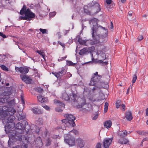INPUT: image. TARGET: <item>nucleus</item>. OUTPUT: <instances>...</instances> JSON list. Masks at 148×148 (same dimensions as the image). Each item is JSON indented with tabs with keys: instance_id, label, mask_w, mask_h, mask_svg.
I'll use <instances>...</instances> for the list:
<instances>
[{
	"instance_id": "1",
	"label": "nucleus",
	"mask_w": 148,
	"mask_h": 148,
	"mask_svg": "<svg viewBox=\"0 0 148 148\" xmlns=\"http://www.w3.org/2000/svg\"><path fill=\"white\" fill-rule=\"evenodd\" d=\"M16 112V110L12 107H7L6 106L3 107L2 112H0V119L2 120L3 124H6L5 130L14 127L15 123L13 121L15 118L13 115Z\"/></svg>"
},
{
	"instance_id": "2",
	"label": "nucleus",
	"mask_w": 148,
	"mask_h": 148,
	"mask_svg": "<svg viewBox=\"0 0 148 148\" xmlns=\"http://www.w3.org/2000/svg\"><path fill=\"white\" fill-rule=\"evenodd\" d=\"M25 126L21 123H18L13 128L5 130L6 133L8 134L9 140L8 146L10 147L12 143L16 140H20L24 137L21 135L25 131Z\"/></svg>"
},
{
	"instance_id": "3",
	"label": "nucleus",
	"mask_w": 148,
	"mask_h": 148,
	"mask_svg": "<svg viewBox=\"0 0 148 148\" xmlns=\"http://www.w3.org/2000/svg\"><path fill=\"white\" fill-rule=\"evenodd\" d=\"M98 21V19L95 18H92L89 21L90 24L93 25V27H92V34L93 38L92 45H101L102 42L103 41L104 38L107 36V30L106 29L105 27H103L100 25H99V27L105 29V34L104 35L101 36L97 34V29L98 27L97 25Z\"/></svg>"
},
{
	"instance_id": "4",
	"label": "nucleus",
	"mask_w": 148,
	"mask_h": 148,
	"mask_svg": "<svg viewBox=\"0 0 148 148\" xmlns=\"http://www.w3.org/2000/svg\"><path fill=\"white\" fill-rule=\"evenodd\" d=\"M101 78V76L100 75H98L97 72H96L92 75L89 84L90 85L93 86L95 87L92 89L93 92L95 90L98 91L99 89L97 88H100L103 87L102 85L103 83L100 82Z\"/></svg>"
},
{
	"instance_id": "5",
	"label": "nucleus",
	"mask_w": 148,
	"mask_h": 148,
	"mask_svg": "<svg viewBox=\"0 0 148 148\" xmlns=\"http://www.w3.org/2000/svg\"><path fill=\"white\" fill-rule=\"evenodd\" d=\"M77 106L79 108L84 107V109L85 110L86 112L91 110L92 108L90 104L86 103L85 98L84 97L79 99V102Z\"/></svg>"
},
{
	"instance_id": "6",
	"label": "nucleus",
	"mask_w": 148,
	"mask_h": 148,
	"mask_svg": "<svg viewBox=\"0 0 148 148\" xmlns=\"http://www.w3.org/2000/svg\"><path fill=\"white\" fill-rule=\"evenodd\" d=\"M26 7L24 5L23 8L20 11V14L21 15H23L24 14L25 16L29 18L30 21L32 20V18H34L35 17V14L32 12L29 9H27L26 10Z\"/></svg>"
},
{
	"instance_id": "7",
	"label": "nucleus",
	"mask_w": 148,
	"mask_h": 148,
	"mask_svg": "<svg viewBox=\"0 0 148 148\" xmlns=\"http://www.w3.org/2000/svg\"><path fill=\"white\" fill-rule=\"evenodd\" d=\"M112 138H105L104 139L103 142V145H102L101 143H98L96 146V148H104L103 147L105 148H107L112 143Z\"/></svg>"
},
{
	"instance_id": "8",
	"label": "nucleus",
	"mask_w": 148,
	"mask_h": 148,
	"mask_svg": "<svg viewBox=\"0 0 148 148\" xmlns=\"http://www.w3.org/2000/svg\"><path fill=\"white\" fill-rule=\"evenodd\" d=\"M64 116L67 119V122L66 123L67 126L71 127L75 126L74 121L75 118L73 115L66 114L64 115Z\"/></svg>"
},
{
	"instance_id": "9",
	"label": "nucleus",
	"mask_w": 148,
	"mask_h": 148,
	"mask_svg": "<svg viewBox=\"0 0 148 148\" xmlns=\"http://www.w3.org/2000/svg\"><path fill=\"white\" fill-rule=\"evenodd\" d=\"M64 140L65 143L70 146H73L75 145L76 140L75 138L71 136L69 134L66 135Z\"/></svg>"
},
{
	"instance_id": "10",
	"label": "nucleus",
	"mask_w": 148,
	"mask_h": 148,
	"mask_svg": "<svg viewBox=\"0 0 148 148\" xmlns=\"http://www.w3.org/2000/svg\"><path fill=\"white\" fill-rule=\"evenodd\" d=\"M96 54L98 55V58L101 59L97 61V62L100 63L103 62V60H104L106 58L105 54L101 50H98ZM103 62L105 63L106 64H108V62Z\"/></svg>"
},
{
	"instance_id": "11",
	"label": "nucleus",
	"mask_w": 148,
	"mask_h": 148,
	"mask_svg": "<svg viewBox=\"0 0 148 148\" xmlns=\"http://www.w3.org/2000/svg\"><path fill=\"white\" fill-rule=\"evenodd\" d=\"M76 143L77 147L79 148L84 147L85 145L84 140L80 138H78L76 139Z\"/></svg>"
},
{
	"instance_id": "12",
	"label": "nucleus",
	"mask_w": 148,
	"mask_h": 148,
	"mask_svg": "<svg viewBox=\"0 0 148 148\" xmlns=\"http://www.w3.org/2000/svg\"><path fill=\"white\" fill-rule=\"evenodd\" d=\"M66 71L64 68H62L61 71L58 72H53L52 74L54 75L57 78H60L65 73Z\"/></svg>"
},
{
	"instance_id": "13",
	"label": "nucleus",
	"mask_w": 148,
	"mask_h": 148,
	"mask_svg": "<svg viewBox=\"0 0 148 148\" xmlns=\"http://www.w3.org/2000/svg\"><path fill=\"white\" fill-rule=\"evenodd\" d=\"M15 69L17 72H19L21 73L25 74L27 73L29 71L28 69L24 67H18L16 66Z\"/></svg>"
},
{
	"instance_id": "14",
	"label": "nucleus",
	"mask_w": 148,
	"mask_h": 148,
	"mask_svg": "<svg viewBox=\"0 0 148 148\" xmlns=\"http://www.w3.org/2000/svg\"><path fill=\"white\" fill-rule=\"evenodd\" d=\"M20 77L22 80L25 83L29 84L31 83L32 79L27 75H21Z\"/></svg>"
},
{
	"instance_id": "15",
	"label": "nucleus",
	"mask_w": 148,
	"mask_h": 148,
	"mask_svg": "<svg viewBox=\"0 0 148 148\" xmlns=\"http://www.w3.org/2000/svg\"><path fill=\"white\" fill-rule=\"evenodd\" d=\"M22 138V139L18 140H22L23 143V144L18 146L20 148H27L28 147L27 144L28 143V138L26 137H23Z\"/></svg>"
},
{
	"instance_id": "16",
	"label": "nucleus",
	"mask_w": 148,
	"mask_h": 148,
	"mask_svg": "<svg viewBox=\"0 0 148 148\" xmlns=\"http://www.w3.org/2000/svg\"><path fill=\"white\" fill-rule=\"evenodd\" d=\"M93 4L92 3L91 4H89L85 6L84 7V10L85 13L87 14L90 15V10L91 9V6Z\"/></svg>"
},
{
	"instance_id": "17",
	"label": "nucleus",
	"mask_w": 148,
	"mask_h": 148,
	"mask_svg": "<svg viewBox=\"0 0 148 148\" xmlns=\"http://www.w3.org/2000/svg\"><path fill=\"white\" fill-rule=\"evenodd\" d=\"M129 142L128 140L126 138H120L118 140V142L120 144H126Z\"/></svg>"
},
{
	"instance_id": "18",
	"label": "nucleus",
	"mask_w": 148,
	"mask_h": 148,
	"mask_svg": "<svg viewBox=\"0 0 148 148\" xmlns=\"http://www.w3.org/2000/svg\"><path fill=\"white\" fill-rule=\"evenodd\" d=\"M127 135V132L126 130L119 131L118 133V136L120 138H124Z\"/></svg>"
},
{
	"instance_id": "19",
	"label": "nucleus",
	"mask_w": 148,
	"mask_h": 148,
	"mask_svg": "<svg viewBox=\"0 0 148 148\" xmlns=\"http://www.w3.org/2000/svg\"><path fill=\"white\" fill-rule=\"evenodd\" d=\"M125 117L128 121H131L133 117L131 111H127L126 112Z\"/></svg>"
},
{
	"instance_id": "20",
	"label": "nucleus",
	"mask_w": 148,
	"mask_h": 148,
	"mask_svg": "<svg viewBox=\"0 0 148 148\" xmlns=\"http://www.w3.org/2000/svg\"><path fill=\"white\" fill-rule=\"evenodd\" d=\"M104 126L106 128H108L111 127L112 125V122L110 120H108L105 121L104 123Z\"/></svg>"
},
{
	"instance_id": "21",
	"label": "nucleus",
	"mask_w": 148,
	"mask_h": 148,
	"mask_svg": "<svg viewBox=\"0 0 148 148\" xmlns=\"http://www.w3.org/2000/svg\"><path fill=\"white\" fill-rule=\"evenodd\" d=\"M38 106H37L36 108H33L31 109V110L35 114H42L43 112V111L41 110H38Z\"/></svg>"
},
{
	"instance_id": "22",
	"label": "nucleus",
	"mask_w": 148,
	"mask_h": 148,
	"mask_svg": "<svg viewBox=\"0 0 148 148\" xmlns=\"http://www.w3.org/2000/svg\"><path fill=\"white\" fill-rule=\"evenodd\" d=\"M8 58L5 55H0V62H4L8 60Z\"/></svg>"
},
{
	"instance_id": "23",
	"label": "nucleus",
	"mask_w": 148,
	"mask_h": 148,
	"mask_svg": "<svg viewBox=\"0 0 148 148\" xmlns=\"http://www.w3.org/2000/svg\"><path fill=\"white\" fill-rule=\"evenodd\" d=\"M38 100L41 103H44L46 101V99L41 95H39L37 96Z\"/></svg>"
},
{
	"instance_id": "24",
	"label": "nucleus",
	"mask_w": 148,
	"mask_h": 148,
	"mask_svg": "<svg viewBox=\"0 0 148 148\" xmlns=\"http://www.w3.org/2000/svg\"><path fill=\"white\" fill-rule=\"evenodd\" d=\"M62 98L65 100L67 101L69 99V96L66 92L62 93Z\"/></svg>"
},
{
	"instance_id": "25",
	"label": "nucleus",
	"mask_w": 148,
	"mask_h": 148,
	"mask_svg": "<svg viewBox=\"0 0 148 148\" xmlns=\"http://www.w3.org/2000/svg\"><path fill=\"white\" fill-rule=\"evenodd\" d=\"M9 106H6L7 107H12L14 108L15 110L14 107L16 105V103L15 102L14 100H12L9 101L8 103Z\"/></svg>"
},
{
	"instance_id": "26",
	"label": "nucleus",
	"mask_w": 148,
	"mask_h": 148,
	"mask_svg": "<svg viewBox=\"0 0 148 148\" xmlns=\"http://www.w3.org/2000/svg\"><path fill=\"white\" fill-rule=\"evenodd\" d=\"M35 143L39 146H41L42 144V140L40 138H37L35 141Z\"/></svg>"
},
{
	"instance_id": "27",
	"label": "nucleus",
	"mask_w": 148,
	"mask_h": 148,
	"mask_svg": "<svg viewBox=\"0 0 148 148\" xmlns=\"http://www.w3.org/2000/svg\"><path fill=\"white\" fill-rule=\"evenodd\" d=\"M54 103L56 104H58L59 105L61 106L62 107H64V105L62 102H60L59 101L57 100H54Z\"/></svg>"
},
{
	"instance_id": "28",
	"label": "nucleus",
	"mask_w": 148,
	"mask_h": 148,
	"mask_svg": "<svg viewBox=\"0 0 148 148\" xmlns=\"http://www.w3.org/2000/svg\"><path fill=\"white\" fill-rule=\"evenodd\" d=\"M87 52V49L86 48H84L80 50L79 54L80 55H82L85 54Z\"/></svg>"
},
{
	"instance_id": "29",
	"label": "nucleus",
	"mask_w": 148,
	"mask_h": 148,
	"mask_svg": "<svg viewBox=\"0 0 148 148\" xmlns=\"http://www.w3.org/2000/svg\"><path fill=\"white\" fill-rule=\"evenodd\" d=\"M36 52L41 56L44 59L45 53L43 52L40 50H37Z\"/></svg>"
},
{
	"instance_id": "30",
	"label": "nucleus",
	"mask_w": 148,
	"mask_h": 148,
	"mask_svg": "<svg viewBox=\"0 0 148 148\" xmlns=\"http://www.w3.org/2000/svg\"><path fill=\"white\" fill-rule=\"evenodd\" d=\"M108 103L107 102H106L105 103L104 110L105 113L108 110Z\"/></svg>"
},
{
	"instance_id": "31",
	"label": "nucleus",
	"mask_w": 148,
	"mask_h": 148,
	"mask_svg": "<svg viewBox=\"0 0 148 148\" xmlns=\"http://www.w3.org/2000/svg\"><path fill=\"white\" fill-rule=\"evenodd\" d=\"M78 42L80 44L82 45H85L86 43V41L85 40H82L79 38L78 40Z\"/></svg>"
},
{
	"instance_id": "32",
	"label": "nucleus",
	"mask_w": 148,
	"mask_h": 148,
	"mask_svg": "<svg viewBox=\"0 0 148 148\" xmlns=\"http://www.w3.org/2000/svg\"><path fill=\"white\" fill-rule=\"evenodd\" d=\"M39 30L41 32L42 34H47V29H42L41 28H40Z\"/></svg>"
},
{
	"instance_id": "33",
	"label": "nucleus",
	"mask_w": 148,
	"mask_h": 148,
	"mask_svg": "<svg viewBox=\"0 0 148 148\" xmlns=\"http://www.w3.org/2000/svg\"><path fill=\"white\" fill-rule=\"evenodd\" d=\"M137 78V76L135 74L133 76V78H132V84L134 83Z\"/></svg>"
},
{
	"instance_id": "34",
	"label": "nucleus",
	"mask_w": 148,
	"mask_h": 148,
	"mask_svg": "<svg viewBox=\"0 0 148 148\" xmlns=\"http://www.w3.org/2000/svg\"><path fill=\"white\" fill-rule=\"evenodd\" d=\"M17 116L18 117V118L20 119V120L23 119L25 117V115L22 114H19Z\"/></svg>"
},
{
	"instance_id": "35",
	"label": "nucleus",
	"mask_w": 148,
	"mask_h": 148,
	"mask_svg": "<svg viewBox=\"0 0 148 148\" xmlns=\"http://www.w3.org/2000/svg\"><path fill=\"white\" fill-rule=\"evenodd\" d=\"M137 133L140 135H145L146 133L144 131H137Z\"/></svg>"
},
{
	"instance_id": "36",
	"label": "nucleus",
	"mask_w": 148,
	"mask_h": 148,
	"mask_svg": "<svg viewBox=\"0 0 148 148\" xmlns=\"http://www.w3.org/2000/svg\"><path fill=\"white\" fill-rule=\"evenodd\" d=\"M2 69L4 71H8V68L4 65H2L0 66Z\"/></svg>"
},
{
	"instance_id": "37",
	"label": "nucleus",
	"mask_w": 148,
	"mask_h": 148,
	"mask_svg": "<svg viewBox=\"0 0 148 148\" xmlns=\"http://www.w3.org/2000/svg\"><path fill=\"white\" fill-rule=\"evenodd\" d=\"M21 19H23V20H25L28 21H29L30 19L27 17L26 16H21L20 17Z\"/></svg>"
},
{
	"instance_id": "38",
	"label": "nucleus",
	"mask_w": 148,
	"mask_h": 148,
	"mask_svg": "<svg viewBox=\"0 0 148 148\" xmlns=\"http://www.w3.org/2000/svg\"><path fill=\"white\" fill-rule=\"evenodd\" d=\"M36 91L38 92H41L42 91V89L40 87L37 88L36 89Z\"/></svg>"
},
{
	"instance_id": "39",
	"label": "nucleus",
	"mask_w": 148,
	"mask_h": 148,
	"mask_svg": "<svg viewBox=\"0 0 148 148\" xmlns=\"http://www.w3.org/2000/svg\"><path fill=\"white\" fill-rule=\"evenodd\" d=\"M120 101H117L116 103V107L117 108H118L119 107L121 104L120 103Z\"/></svg>"
},
{
	"instance_id": "40",
	"label": "nucleus",
	"mask_w": 148,
	"mask_h": 148,
	"mask_svg": "<svg viewBox=\"0 0 148 148\" xmlns=\"http://www.w3.org/2000/svg\"><path fill=\"white\" fill-rule=\"evenodd\" d=\"M143 39V36L142 35H139L138 36L137 39L139 41H140Z\"/></svg>"
},
{
	"instance_id": "41",
	"label": "nucleus",
	"mask_w": 148,
	"mask_h": 148,
	"mask_svg": "<svg viewBox=\"0 0 148 148\" xmlns=\"http://www.w3.org/2000/svg\"><path fill=\"white\" fill-rule=\"evenodd\" d=\"M70 132L74 133L75 135H77L78 134V131L75 130H73L71 131Z\"/></svg>"
},
{
	"instance_id": "42",
	"label": "nucleus",
	"mask_w": 148,
	"mask_h": 148,
	"mask_svg": "<svg viewBox=\"0 0 148 148\" xmlns=\"http://www.w3.org/2000/svg\"><path fill=\"white\" fill-rule=\"evenodd\" d=\"M67 65L69 66H73L75 65V64L73 63V62L71 61H68L67 62Z\"/></svg>"
},
{
	"instance_id": "43",
	"label": "nucleus",
	"mask_w": 148,
	"mask_h": 148,
	"mask_svg": "<svg viewBox=\"0 0 148 148\" xmlns=\"http://www.w3.org/2000/svg\"><path fill=\"white\" fill-rule=\"evenodd\" d=\"M66 57V56L64 57H60L58 59V60L59 61H62L65 60Z\"/></svg>"
},
{
	"instance_id": "44",
	"label": "nucleus",
	"mask_w": 148,
	"mask_h": 148,
	"mask_svg": "<svg viewBox=\"0 0 148 148\" xmlns=\"http://www.w3.org/2000/svg\"><path fill=\"white\" fill-rule=\"evenodd\" d=\"M132 12L131 11H130L128 14V16H127V18L128 19H130V17L132 16Z\"/></svg>"
},
{
	"instance_id": "45",
	"label": "nucleus",
	"mask_w": 148,
	"mask_h": 148,
	"mask_svg": "<svg viewBox=\"0 0 148 148\" xmlns=\"http://www.w3.org/2000/svg\"><path fill=\"white\" fill-rule=\"evenodd\" d=\"M46 110H50V108L48 106L46 105L44 106H42Z\"/></svg>"
},
{
	"instance_id": "46",
	"label": "nucleus",
	"mask_w": 148,
	"mask_h": 148,
	"mask_svg": "<svg viewBox=\"0 0 148 148\" xmlns=\"http://www.w3.org/2000/svg\"><path fill=\"white\" fill-rule=\"evenodd\" d=\"M55 110L57 112H62V109L59 108H55Z\"/></svg>"
},
{
	"instance_id": "47",
	"label": "nucleus",
	"mask_w": 148,
	"mask_h": 148,
	"mask_svg": "<svg viewBox=\"0 0 148 148\" xmlns=\"http://www.w3.org/2000/svg\"><path fill=\"white\" fill-rule=\"evenodd\" d=\"M0 36L4 38H7V36L5 34H3L1 32H0Z\"/></svg>"
},
{
	"instance_id": "48",
	"label": "nucleus",
	"mask_w": 148,
	"mask_h": 148,
	"mask_svg": "<svg viewBox=\"0 0 148 148\" xmlns=\"http://www.w3.org/2000/svg\"><path fill=\"white\" fill-rule=\"evenodd\" d=\"M56 14V13L55 12H53L50 13L49 14V15L50 16H54Z\"/></svg>"
},
{
	"instance_id": "49",
	"label": "nucleus",
	"mask_w": 148,
	"mask_h": 148,
	"mask_svg": "<svg viewBox=\"0 0 148 148\" xmlns=\"http://www.w3.org/2000/svg\"><path fill=\"white\" fill-rule=\"evenodd\" d=\"M106 2L108 4H110L112 2L111 0H106Z\"/></svg>"
},
{
	"instance_id": "50",
	"label": "nucleus",
	"mask_w": 148,
	"mask_h": 148,
	"mask_svg": "<svg viewBox=\"0 0 148 148\" xmlns=\"http://www.w3.org/2000/svg\"><path fill=\"white\" fill-rule=\"evenodd\" d=\"M122 110L124 111L125 109V105L122 104L121 106Z\"/></svg>"
},
{
	"instance_id": "51",
	"label": "nucleus",
	"mask_w": 148,
	"mask_h": 148,
	"mask_svg": "<svg viewBox=\"0 0 148 148\" xmlns=\"http://www.w3.org/2000/svg\"><path fill=\"white\" fill-rule=\"evenodd\" d=\"M89 99L91 101H92V102H94L96 101V99H95L93 98L92 97H90V98H89Z\"/></svg>"
},
{
	"instance_id": "52",
	"label": "nucleus",
	"mask_w": 148,
	"mask_h": 148,
	"mask_svg": "<svg viewBox=\"0 0 148 148\" xmlns=\"http://www.w3.org/2000/svg\"><path fill=\"white\" fill-rule=\"evenodd\" d=\"M62 122L63 123H65L66 124V123L67 122V119L66 118L65 119H64L62 120Z\"/></svg>"
},
{
	"instance_id": "53",
	"label": "nucleus",
	"mask_w": 148,
	"mask_h": 148,
	"mask_svg": "<svg viewBox=\"0 0 148 148\" xmlns=\"http://www.w3.org/2000/svg\"><path fill=\"white\" fill-rule=\"evenodd\" d=\"M98 117V115L97 114L95 116L92 118V119L93 120H96L97 118Z\"/></svg>"
},
{
	"instance_id": "54",
	"label": "nucleus",
	"mask_w": 148,
	"mask_h": 148,
	"mask_svg": "<svg viewBox=\"0 0 148 148\" xmlns=\"http://www.w3.org/2000/svg\"><path fill=\"white\" fill-rule=\"evenodd\" d=\"M57 35L58 36L59 38H60L61 37V33L60 32H58L57 34Z\"/></svg>"
},
{
	"instance_id": "55",
	"label": "nucleus",
	"mask_w": 148,
	"mask_h": 148,
	"mask_svg": "<svg viewBox=\"0 0 148 148\" xmlns=\"http://www.w3.org/2000/svg\"><path fill=\"white\" fill-rule=\"evenodd\" d=\"M147 15L146 14H144L143 15L142 17L143 18H145L143 20V21H144L146 19V17H147Z\"/></svg>"
},
{
	"instance_id": "56",
	"label": "nucleus",
	"mask_w": 148,
	"mask_h": 148,
	"mask_svg": "<svg viewBox=\"0 0 148 148\" xmlns=\"http://www.w3.org/2000/svg\"><path fill=\"white\" fill-rule=\"evenodd\" d=\"M37 126H36V132H37V133H38L39 131V130H40V128L37 127V128H36L37 127Z\"/></svg>"
},
{
	"instance_id": "57",
	"label": "nucleus",
	"mask_w": 148,
	"mask_h": 148,
	"mask_svg": "<svg viewBox=\"0 0 148 148\" xmlns=\"http://www.w3.org/2000/svg\"><path fill=\"white\" fill-rule=\"evenodd\" d=\"M146 114L147 116H148V108L146 109Z\"/></svg>"
},
{
	"instance_id": "58",
	"label": "nucleus",
	"mask_w": 148,
	"mask_h": 148,
	"mask_svg": "<svg viewBox=\"0 0 148 148\" xmlns=\"http://www.w3.org/2000/svg\"><path fill=\"white\" fill-rule=\"evenodd\" d=\"M21 101H22V102L23 104H24V103H25L24 101V100L23 98L22 97H21Z\"/></svg>"
},
{
	"instance_id": "59",
	"label": "nucleus",
	"mask_w": 148,
	"mask_h": 148,
	"mask_svg": "<svg viewBox=\"0 0 148 148\" xmlns=\"http://www.w3.org/2000/svg\"><path fill=\"white\" fill-rule=\"evenodd\" d=\"M65 33H64V35H66L67 33H68L69 32V30H65Z\"/></svg>"
},
{
	"instance_id": "60",
	"label": "nucleus",
	"mask_w": 148,
	"mask_h": 148,
	"mask_svg": "<svg viewBox=\"0 0 148 148\" xmlns=\"http://www.w3.org/2000/svg\"><path fill=\"white\" fill-rule=\"evenodd\" d=\"M58 43L60 45H61L62 46H64V45L63 43H62L61 42H58Z\"/></svg>"
},
{
	"instance_id": "61",
	"label": "nucleus",
	"mask_w": 148,
	"mask_h": 148,
	"mask_svg": "<svg viewBox=\"0 0 148 148\" xmlns=\"http://www.w3.org/2000/svg\"><path fill=\"white\" fill-rule=\"evenodd\" d=\"M121 2L123 3H125L126 2V0H121Z\"/></svg>"
},
{
	"instance_id": "62",
	"label": "nucleus",
	"mask_w": 148,
	"mask_h": 148,
	"mask_svg": "<svg viewBox=\"0 0 148 148\" xmlns=\"http://www.w3.org/2000/svg\"><path fill=\"white\" fill-rule=\"evenodd\" d=\"M129 90H130V88H129L127 90V92H126V94H129Z\"/></svg>"
},
{
	"instance_id": "63",
	"label": "nucleus",
	"mask_w": 148,
	"mask_h": 148,
	"mask_svg": "<svg viewBox=\"0 0 148 148\" xmlns=\"http://www.w3.org/2000/svg\"><path fill=\"white\" fill-rule=\"evenodd\" d=\"M147 139L146 138H145L143 139L142 141V143H143L144 141H145L147 140Z\"/></svg>"
},
{
	"instance_id": "64",
	"label": "nucleus",
	"mask_w": 148,
	"mask_h": 148,
	"mask_svg": "<svg viewBox=\"0 0 148 148\" xmlns=\"http://www.w3.org/2000/svg\"><path fill=\"white\" fill-rule=\"evenodd\" d=\"M13 148H20V147L19 146H17L15 147H13Z\"/></svg>"
}]
</instances>
